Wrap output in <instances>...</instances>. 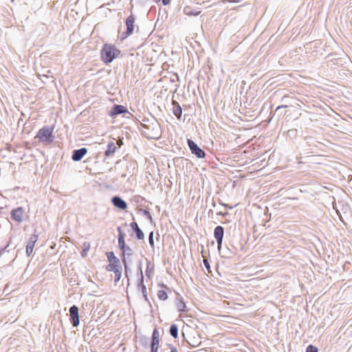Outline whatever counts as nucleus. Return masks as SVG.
I'll return each mask as SVG.
<instances>
[{"instance_id":"nucleus-1","label":"nucleus","mask_w":352,"mask_h":352,"mask_svg":"<svg viewBox=\"0 0 352 352\" xmlns=\"http://www.w3.org/2000/svg\"><path fill=\"white\" fill-rule=\"evenodd\" d=\"M100 54L103 62L109 64L119 56L120 51L113 45L104 44Z\"/></svg>"},{"instance_id":"nucleus-2","label":"nucleus","mask_w":352,"mask_h":352,"mask_svg":"<svg viewBox=\"0 0 352 352\" xmlns=\"http://www.w3.org/2000/svg\"><path fill=\"white\" fill-rule=\"evenodd\" d=\"M53 129L54 127L44 126L38 131L35 138H38L40 142L45 144H50L54 141Z\"/></svg>"},{"instance_id":"nucleus-3","label":"nucleus","mask_w":352,"mask_h":352,"mask_svg":"<svg viewBox=\"0 0 352 352\" xmlns=\"http://www.w3.org/2000/svg\"><path fill=\"white\" fill-rule=\"evenodd\" d=\"M187 144L192 154L197 158L203 159L206 157L205 151L201 149L192 140L188 139Z\"/></svg>"},{"instance_id":"nucleus-4","label":"nucleus","mask_w":352,"mask_h":352,"mask_svg":"<svg viewBox=\"0 0 352 352\" xmlns=\"http://www.w3.org/2000/svg\"><path fill=\"white\" fill-rule=\"evenodd\" d=\"M69 320L74 327H77L79 325V314L78 307L74 305L69 308Z\"/></svg>"},{"instance_id":"nucleus-5","label":"nucleus","mask_w":352,"mask_h":352,"mask_svg":"<svg viewBox=\"0 0 352 352\" xmlns=\"http://www.w3.org/2000/svg\"><path fill=\"white\" fill-rule=\"evenodd\" d=\"M135 20V16L132 14H131L126 19L125 23L126 25V30L124 32H123L122 35V39L126 38L133 33L134 30Z\"/></svg>"},{"instance_id":"nucleus-6","label":"nucleus","mask_w":352,"mask_h":352,"mask_svg":"<svg viewBox=\"0 0 352 352\" xmlns=\"http://www.w3.org/2000/svg\"><path fill=\"white\" fill-rule=\"evenodd\" d=\"M223 236L224 228L221 226H217L214 230V236L217 241V248L219 250H220L222 246Z\"/></svg>"},{"instance_id":"nucleus-7","label":"nucleus","mask_w":352,"mask_h":352,"mask_svg":"<svg viewBox=\"0 0 352 352\" xmlns=\"http://www.w3.org/2000/svg\"><path fill=\"white\" fill-rule=\"evenodd\" d=\"M138 290L141 291L144 300L146 302H147L151 305V302L147 296L146 287L144 283V276H143V273L142 272H141V277H139V278H138Z\"/></svg>"},{"instance_id":"nucleus-8","label":"nucleus","mask_w":352,"mask_h":352,"mask_svg":"<svg viewBox=\"0 0 352 352\" xmlns=\"http://www.w3.org/2000/svg\"><path fill=\"white\" fill-rule=\"evenodd\" d=\"M128 112L127 109L120 104H114L109 113V116L114 118L118 115L126 113Z\"/></svg>"},{"instance_id":"nucleus-9","label":"nucleus","mask_w":352,"mask_h":352,"mask_svg":"<svg viewBox=\"0 0 352 352\" xmlns=\"http://www.w3.org/2000/svg\"><path fill=\"white\" fill-rule=\"evenodd\" d=\"M87 148L85 147L75 149L72 152V159L74 162H79L83 158V157L87 154Z\"/></svg>"},{"instance_id":"nucleus-10","label":"nucleus","mask_w":352,"mask_h":352,"mask_svg":"<svg viewBox=\"0 0 352 352\" xmlns=\"http://www.w3.org/2000/svg\"><path fill=\"white\" fill-rule=\"evenodd\" d=\"M122 261L124 266H126V262L131 263V256L133 254V251L131 248L126 246V249L122 251Z\"/></svg>"},{"instance_id":"nucleus-11","label":"nucleus","mask_w":352,"mask_h":352,"mask_svg":"<svg viewBox=\"0 0 352 352\" xmlns=\"http://www.w3.org/2000/svg\"><path fill=\"white\" fill-rule=\"evenodd\" d=\"M111 203L115 207L120 210H125L127 208L126 202L119 196L113 197L111 198Z\"/></svg>"},{"instance_id":"nucleus-12","label":"nucleus","mask_w":352,"mask_h":352,"mask_svg":"<svg viewBox=\"0 0 352 352\" xmlns=\"http://www.w3.org/2000/svg\"><path fill=\"white\" fill-rule=\"evenodd\" d=\"M38 236L36 234H32L29 239V241L26 245V254L28 256H30L32 254L35 243L36 242Z\"/></svg>"},{"instance_id":"nucleus-13","label":"nucleus","mask_w":352,"mask_h":352,"mask_svg":"<svg viewBox=\"0 0 352 352\" xmlns=\"http://www.w3.org/2000/svg\"><path fill=\"white\" fill-rule=\"evenodd\" d=\"M23 210L21 207L14 209L11 212L12 218L16 222H21L23 220Z\"/></svg>"},{"instance_id":"nucleus-14","label":"nucleus","mask_w":352,"mask_h":352,"mask_svg":"<svg viewBox=\"0 0 352 352\" xmlns=\"http://www.w3.org/2000/svg\"><path fill=\"white\" fill-rule=\"evenodd\" d=\"M118 232V247L121 251L124 250V249H126V244L124 241V234L122 232V229L120 227H118L117 228Z\"/></svg>"},{"instance_id":"nucleus-15","label":"nucleus","mask_w":352,"mask_h":352,"mask_svg":"<svg viewBox=\"0 0 352 352\" xmlns=\"http://www.w3.org/2000/svg\"><path fill=\"white\" fill-rule=\"evenodd\" d=\"M172 104L173 105V113L178 120H180L182 114V107L175 100H173Z\"/></svg>"},{"instance_id":"nucleus-16","label":"nucleus","mask_w":352,"mask_h":352,"mask_svg":"<svg viewBox=\"0 0 352 352\" xmlns=\"http://www.w3.org/2000/svg\"><path fill=\"white\" fill-rule=\"evenodd\" d=\"M175 305H176V307H177V310L179 312H186V311H187L186 304L184 302L182 298H177L176 302H175Z\"/></svg>"},{"instance_id":"nucleus-17","label":"nucleus","mask_w":352,"mask_h":352,"mask_svg":"<svg viewBox=\"0 0 352 352\" xmlns=\"http://www.w3.org/2000/svg\"><path fill=\"white\" fill-rule=\"evenodd\" d=\"M116 149H117V148H116L115 144L112 142H109L107 145V150L104 151V155L106 157L110 156L111 155H112L113 153H114L116 152Z\"/></svg>"},{"instance_id":"nucleus-18","label":"nucleus","mask_w":352,"mask_h":352,"mask_svg":"<svg viewBox=\"0 0 352 352\" xmlns=\"http://www.w3.org/2000/svg\"><path fill=\"white\" fill-rule=\"evenodd\" d=\"M237 254V249L233 245L230 244L229 246H227V252L226 253V256L228 258H232Z\"/></svg>"},{"instance_id":"nucleus-19","label":"nucleus","mask_w":352,"mask_h":352,"mask_svg":"<svg viewBox=\"0 0 352 352\" xmlns=\"http://www.w3.org/2000/svg\"><path fill=\"white\" fill-rule=\"evenodd\" d=\"M184 13L188 16H198L201 12L195 10L190 6H186L184 8Z\"/></svg>"},{"instance_id":"nucleus-20","label":"nucleus","mask_w":352,"mask_h":352,"mask_svg":"<svg viewBox=\"0 0 352 352\" xmlns=\"http://www.w3.org/2000/svg\"><path fill=\"white\" fill-rule=\"evenodd\" d=\"M169 333L174 338H177L178 337V327L175 324H172L170 325Z\"/></svg>"},{"instance_id":"nucleus-21","label":"nucleus","mask_w":352,"mask_h":352,"mask_svg":"<svg viewBox=\"0 0 352 352\" xmlns=\"http://www.w3.org/2000/svg\"><path fill=\"white\" fill-rule=\"evenodd\" d=\"M154 271V267L151 265V263L150 261H147L146 262V276L148 278L151 277V274Z\"/></svg>"},{"instance_id":"nucleus-22","label":"nucleus","mask_w":352,"mask_h":352,"mask_svg":"<svg viewBox=\"0 0 352 352\" xmlns=\"http://www.w3.org/2000/svg\"><path fill=\"white\" fill-rule=\"evenodd\" d=\"M159 343H160V342L151 340V344H150L151 352H157L158 351Z\"/></svg>"},{"instance_id":"nucleus-23","label":"nucleus","mask_w":352,"mask_h":352,"mask_svg":"<svg viewBox=\"0 0 352 352\" xmlns=\"http://www.w3.org/2000/svg\"><path fill=\"white\" fill-rule=\"evenodd\" d=\"M140 212H142L143 216H144L146 218H147L151 221V223L153 222V219L152 215L148 210H145V209H140Z\"/></svg>"},{"instance_id":"nucleus-24","label":"nucleus","mask_w":352,"mask_h":352,"mask_svg":"<svg viewBox=\"0 0 352 352\" xmlns=\"http://www.w3.org/2000/svg\"><path fill=\"white\" fill-rule=\"evenodd\" d=\"M157 295L158 298L162 300H166L168 298V295H167L166 292L162 289L159 290L157 292Z\"/></svg>"},{"instance_id":"nucleus-25","label":"nucleus","mask_w":352,"mask_h":352,"mask_svg":"<svg viewBox=\"0 0 352 352\" xmlns=\"http://www.w3.org/2000/svg\"><path fill=\"white\" fill-rule=\"evenodd\" d=\"M114 274H115V279H114V282L116 283H117L121 278V276H122V268H118L116 270H114Z\"/></svg>"},{"instance_id":"nucleus-26","label":"nucleus","mask_w":352,"mask_h":352,"mask_svg":"<svg viewBox=\"0 0 352 352\" xmlns=\"http://www.w3.org/2000/svg\"><path fill=\"white\" fill-rule=\"evenodd\" d=\"M151 340L160 342V333L156 328H155L153 331Z\"/></svg>"},{"instance_id":"nucleus-27","label":"nucleus","mask_w":352,"mask_h":352,"mask_svg":"<svg viewBox=\"0 0 352 352\" xmlns=\"http://www.w3.org/2000/svg\"><path fill=\"white\" fill-rule=\"evenodd\" d=\"M134 232L138 240H143L144 239V234L140 228L136 229Z\"/></svg>"},{"instance_id":"nucleus-28","label":"nucleus","mask_w":352,"mask_h":352,"mask_svg":"<svg viewBox=\"0 0 352 352\" xmlns=\"http://www.w3.org/2000/svg\"><path fill=\"white\" fill-rule=\"evenodd\" d=\"M130 263H129V262H126V266H124V275L127 278L128 285H129V274L131 272V270L129 266Z\"/></svg>"},{"instance_id":"nucleus-29","label":"nucleus","mask_w":352,"mask_h":352,"mask_svg":"<svg viewBox=\"0 0 352 352\" xmlns=\"http://www.w3.org/2000/svg\"><path fill=\"white\" fill-rule=\"evenodd\" d=\"M106 255H107L109 262H111L113 260L115 261V259H116L118 258L115 256L113 252H107L106 253Z\"/></svg>"},{"instance_id":"nucleus-30","label":"nucleus","mask_w":352,"mask_h":352,"mask_svg":"<svg viewBox=\"0 0 352 352\" xmlns=\"http://www.w3.org/2000/svg\"><path fill=\"white\" fill-rule=\"evenodd\" d=\"M89 249H90V243L87 241L84 242L82 244V250H83V252H85V254H87V252L89 250Z\"/></svg>"},{"instance_id":"nucleus-31","label":"nucleus","mask_w":352,"mask_h":352,"mask_svg":"<svg viewBox=\"0 0 352 352\" xmlns=\"http://www.w3.org/2000/svg\"><path fill=\"white\" fill-rule=\"evenodd\" d=\"M306 352H318V350L315 346L309 344L307 347Z\"/></svg>"},{"instance_id":"nucleus-32","label":"nucleus","mask_w":352,"mask_h":352,"mask_svg":"<svg viewBox=\"0 0 352 352\" xmlns=\"http://www.w3.org/2000/svg\"><path fill=\"white\" fill-rule=\"evenodd\" d=\"M203 263H204V265L205 267L206 268L207 271L209 273H211L212 271H211L210 265V263H209V261H208V259L204 258Z\"/></svg>"},{"instance_id":"nucleus-33","label":"nucleus","mask_w":352,"mask_h":352,"mask_svg":"<svg viewBox=\"0 0 352 352\" xmlns=\"http://www.w3.org/2000/svg\"><path fill=\"white\" fill-rule=\"evenodd\" d=\"M148 242L151 248H154V241H153V232H151L148 235Z\"/></svg>"},{"instance_id":"nucleus-34","label":"nucleus","mask_w":352,"mask_h":352,"mask_svg":"<svg viewBox=\"0 0 352 352\" xmlns=\"http://www.w3.org/2000/svg\"><path fill=\"white\" fill-rule=\"evenodd\" d=\"M118 268L116 267L115 265H113V263H109L107 267L106 270L109 272H114V270H116Z\"/></svg>"},{"instance_id":"nucleus-35","label":"nucleus","mask_w":352,"mask_h":352,"mask_svg":"<svg viewBox=\"0 0 352 352\" xmlns=\"http://www.w3.org/2000/svg\"><path fill=\"white\" fill-rule=\"evenodd\" d=\"M110 263H113V265L116 266V268H122V267L120 266V260L118 258H117L116 259H115V262H114V260L112 261L111 262H109Z\"/></svg>"},{"instance_id":"nucleus-36","label":"nucleus","mask_w":352,"mask_h":352,"mask_svg":"<svg viewBox=\"0 0 352 352\" xmlns=\"http://www.w3.org/2000/svg\"><path fill=\"white\" fill-rule=\"evenodd\" d=\"M130 226L131 228V229L133 230V232L135 230H136V229H138L140 228L139 226H138V224L137 223V222L135 221H133L130 223Z\"/></svg>"},{"instance_id":"nucleus-37","label":"nucleus","mask_w":352,"mask_h":352,"mask_svg":"<svg viewBox=\"0 0 352 352\" xmlns=\"http://www.w3.org/2000/svg\"><path fill=\"white\" fill-rule=\"evenodd\" d=\"M287 107V104H283V105H280L278 106L276 109V113H280V110H281L283 108H286Z\"/></svg>"},{"instance_id":"nucleus-38","label":"nucleus","mask_w":352,"mask_h":352,"mask_svg":"<svg viewBox=\"0 0 352 352\" xmlns=\"http://www.w3.org/2000/svg\"><path fill=\"white\" fill-rule=\"evenodd\" d=\"M221 204L223 205L225 208L230 209V210L234 208V206H230V205L226 204H221Z\"/></svg>"},{"instance_id":"nucleus-39","label":"nucleus","mask_w":352,"mask_h":352,"mask_svg":"<svg viewBox=\"0 0 352 352\" xmlns=\"http://www.w3.org/2000/svg\"><path fill=\"white\" fill-rule=\"evenodd\" d=\"M288 98H289V96H284L282 98L281 101H282L283 102H287V99H288Z\"/></svg>"},{"instance_id":"nucleus-40","label":"nucleus","mask_w":352,"mask_h":352,"mask_svg":"<svg viewBox=\"0 0 352 352\" xmlns=\"http://www.w3.org/2000/svg\"><path fill=\"white\" fill-rule=\"evenodd\" d=\"M170 0H162V3L164 6H166L170 3Z\"/></svg>"},{"instance_id":"nucleus-41","label":"nucleus","mask_w":352,"mask_h":352,"mask_svg":"<svg viewBox=\"0 0 352 352\" xmlns=\"http://www.w3.org/2000/svg\"><path fill=\"white\" fill-rule=\"evenodd\" d=\"M141 272H142V266H141V264H140V265L138 267V272L140 273V275H141ZM140 277H141V276H140Z\"/></svg>"},{"instance_id":"nucleus-42","label":"nucleus","mask_w":352,"mask_h":352,"mask_svg":"<svg viewBox=\"0 0 352 352\" xmlns=\"http://www.w3.org/2000/svg\"><path fill=\"white\" fill-rule=\"evenodd\" d=\"M288 133H296V130H289V131H288Z\"/></svg>"},{"instance_id":"nucleus-43","label":"nucleus","mask_w":352,"mask_h":352,"mask_svg":"<svg viewBox=\"0 0 352 352\" xmlns=\"http://www.w3.org/2000/svg\"><path fill=\"white\" fill-rule=\"evenodd\" d=\"M81 255H82V257H85V256H87V254H85V252H83V250L81 252Z\"/></svg>"},{"instance_id":"nucleus-44","label":"nucleus","mask_w":352,"mask_h":352,"mask_svg":"<svg viewBox=\"0 0 352 352\" xmlns=\"http://www.w3.org/2000/svg\"><path fill=\"white\" fill-rule=\"evenodd\" d=\"M228 214V212H224L222 214V216L225 217Z\"/></svg>"},{"instance_id":"nucleus-45","label":"nucleus","mask_w":352,"mask_h":352,"mask_svg":"<svg viewBox=\"0 0 352 352\" xmlns=\"http://www.w3.org/2000/svg\"><path fill=\"white\" fill-rule=\"evenodd\" d=\"M222 214H223V212H219L217 213V214H219V215H222Z\"/></svg>"},{"instance_id":"nucleus-46","label":"nucleus","mask_w":352,"mask_h":352,"mask_svg":"<svg viewBox=\"0 0 352 352\" xmlns=\"http://www.w3.org/2000/svg\"><path fill=\"white\" fill-rule=\"evenodd\" d=\"M5 249H6V248H3V249H2V250H0V254H1L2 252H3Z\"/></svg>"},{"instance_id":"nucleus-47","label":"nucleus","mask_w":352,"mask_h":352,"mask_svg":"<svg viewBox=\"0 0 352 352\" xmlns=\"http://www.w3.org/2000/svg\"><path fill=\"white\" fill-rule=\"evenodd\" d=\"M162 286L164 287L165 288H167V286L164 285V284H162Z\"/></svg>"}]
</instances>
